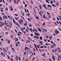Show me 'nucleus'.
Returning <instances> with one entry per match:
<instances>
[{
    "label": "nucleus",
    "instance_id": "49530a36",
    "mask_svg": "<svg viewBox=\"0 0 61 61\" xmlns=\"http://www.w3.org/2000/svg\"><path fill=\"white\" fill-rule=\"evenodd\" d=\"M24 55H26V52H24Z\"/></svg>",
    "mask_w": 61,
    "mask_h": 61
},
{
    "label": "nucleus",
    "instance_id": "2f4dec72",
    "mask_svg": "<svg viewBox=\"0 0 61 61\" xmlns=\"http://www.w3.org/2000/svg\"><path fill=\"white\" fill-rule=\"evenodd\" d=\"M54 47V46L53 45H52L51 46V48H53Z\"/></svg>",
    "mask_w": 61,
    "mask_h": 61
},
{
    "label": "nucleus",
    "instance_id": "6e6d98bb",
    "mask_svg": "<svg viewBox=\"0 0 61 61\" xmlns=\"http://www.w3.org/2000/svg\"><path fill=\"white\" fill-rule=\"evenodd\" d=\"M8 32H6L5 33V34L6 35H7L8 34Z\"/></svg>",
    "mask_w": 61,
    "mask_h": 61
},
{
    "label": "nucleus",
    "instance_id": "2eb2a0df",
    "mask_svg": "<svg viewBox=\"0 0 61 61\" xmlns=\"http://www.w3.org/2000/svg\"><path fill=\"white\" fill-rule=\"evenodd\" d=\"M30 54L31 56H32L33 55V53H32V52H30Z\"/></svg>",
    "mask_w": 61,
    "mask_h": 61
},
{
    "label": "nucleus",
    "instance_id": "bb28decb",
    "mask_svg": "<svg viewBox=\"0 0 61 61\" xmlns=\"http://www.w3.org/2000/svg\"><path fill=\"white\" fill-rule=\"evenodd\" d=\"M11 49L13 51H14V48H12Z\"/></svg>",
    "mask_w": 61,
    "mask_h": 61
},
{
    "label": "nucleus",
    "instance_id": "a878e982",
    "mask_svg": "<svg viewBox=\"0 0 61 61\" xmlns=\"http://www.w3.org/2000/svg\"><path fill=\"white\" fill-rule=\"evenodd\" d=\"M30 30L31 32H32V28H30Z\"/></svg>",
    "mask_w": 61,
    "mask_h": 61
},
{
    "label": "nucleus",
    "instance_id": "393cba45",
    "mask_svg": "<svg viewBox=\"0 0 61 61\" xmlns=\"http://www.w3.org/2000/svg\"><path fill=\"white\" fill-rule=\"evenodd\" d=\"M32 61H34L35 60V57H33L32 59Z\"/></svg>",
    "mask_w": 61,
    "mask_h": 61
},
{
    "label": "nucleus",
    "instance_id": "f704fd0d",
    "mask_svg": "<svg viewBox=\"0 0 61 61\" xmlns=\"http://www.w3.org/2000/svg\"><path fill=\"white\" fill-rule=\"evenodd\" d=\"M7 57H8L9 59H10V57H9V56H8V55L7 56Z\"/></svg>",
    "mask_w": 61,
    "mask_h": 61
},
{
    "label": "nucleus",
    "instance_id": "5fc2aeb1",
    "mask_svg": "<svg viewBox=\"0 0 61 61\" xmlns=\"http://www.w3.org/2000/svg\"><path fill=\"white\" fill-rule=\"evenodd\" d=\"M30 15V14L28 13V14L27 15V14H26V15L27 16H28V15Z\"/></svg>",
    "mask_w": 61,
    "mask_h": 61
},
{
    "label": "nucleus",
    "instance_id": "4be33fe9",
    "mask_svg": "<svg viewBox=\"0 0 61 61\" xmlns=\"http://www.w3.org/2000/svg\"><path fill=\"white\" fill-rule=\"evenodd\" d=\"M45 45H46V46H48V45H49V44H48L47 43H46L45 44Z\"/></svg>",
    "mask_w": 61,
    "mask_h": 61
},
{
    "label": "nucleus",
    "instance_id": "9b49d317",
    "mask_svg": "<svg viewBox=\"0 0 61 61\" xmlns=\"http://www.w3.org/2000/svg\"><path fill=\"white\" fill-rule=\"evenodd\" d=\"M52 36H49V38L50 39V40H51V39H52Z\"/></svg>",
    "mask_w": 61,
    "mask_h": 61
},
{
    "label": "nucleus",
    "instance_id": "b1692460",
    "mask_svg": "<svg viewBox=\"0 0 61 61\" xmlns=\"http://www.w3.org/2000/svg\"><path fill=\"white\" fill-rule=\"evenodd\" d=\"M36 18L37 19H39L38 18V17H37V16H36Z\"/></svg>",
    "mask_w": 61,
    "mask_h": 61
},
{
    "label": "nucleus",
    "instance_id": "dca6fc26",
    "mask_svg": "<svg viewBox=\"0 0 61 61\" xmlns=\"http://www.w3.org/2000/svg\"><path fill=\"white\" fill-rule=\"evenodd\" d=\"M56 5L57 6H58V5H59V4H58V3L57 2L56 4Z\"/></svg>",
    "mask_w": 61,
    "mask_h": 61
},
{
    "label": "nucleus",
    "instance_id": "6e6552de",
    "mask_svg": "<svg viewBox=\"0 0 61 61\" xmlns=\"http://www.w3.org/2000/svg\"><path fill=\"white\" fill-rule=\"evenodd\" d=\"M15 59L16 61H18V56H16Z\"/></svg>",
    "mask_w": 61,
    "mask_h": 61
},
{
    "label": "nucleus",
    "instance_id": "7c9ffc66",
    "mask_svg": "<svg viewBox=\"0 0 61 61\" xmlns=\"http://www.w3.org/2000/svg\"><path fill=\"white\" fill-rule=\"evenodd\" d=\"M4 16L5 17V18H6V19H7V17L6 16H5V15H4Z\"/></svg>",
    "mask_w": 61,
    "mask_h": 61
},
{
    "label": "nucleus",
    "instance_id": "412c9836",
    "mask_svg": "<svg viewBox=\"0 0 61 61\" xmlns=\"http://www.w3.org/2000/svg\"><path fill=\"white\" fill-rule=\"evenodd\" d=\"M40 39L41 40H42V37L41 36L40 37Z\"/></svg>",
    "mask_w": 61,
    "mask_h": 61
},
{
    "label": "nucleus",
    "instance_id": "09e8293b",
    "mask_svg": "<svg viewBox=\"0 0 61 61\" xmlns=\"http://www.w3.org/2000/svg\"><path fill=\"white\" fill-rule=\"evenodd\" d=\"M8 44H10V41L9 40H8Z\"/></svg>",
    "mask_w": 61,
    "mask_h": 61
},
{
    "label": "nucleus",
    "instance_id": "423d86ee",
    "mask_svg": "<svg viewBox=\"0 0 61 61\" xmlns=\"http://www.w3.org/2000/svg\"><path fill=\"white\" fill-rule=\"evenodd\" d=\"M34 33L35 34V35L36 36H37V35L38 36H40V34L38 33H36L35 32Z\"/></svg>",
    "mask_w": 61,
    "mask_h": 61
},
{
    "label": "nucleus",
    "instance_id": "3c124183",
    "mask_svg": "<svg viewBox=\"0 0 61 61\" xmlns=\"http://www.w3.org/2000/svg\"><path fill=\"white\" fill-rule=\"evenodd\" d=\"M25 13H26V10L25 9Z\"/></svg>",
    "mask_w": 61,
    "mask_h": 61
},
{
    "label": "nucleus",
    "instance_id": "37998d69",
    "mask_svg": "<svg viewBox=\"0 0 61 61\" xmlns=\"http://www.w3.org/2000/svg\"><path fill=\"white\" fill-rule=\"evenodd\" d=\"M42 56H44V57H45V53L43 54Z\"/></svg>",
    "mask_w": 61,
    "mask_h": 61
},
{
    "label": "nucleus",
    "instance_id": "e2e57ef3",
    "mask_svg": "<svg viewBox=\"0 0 61 61\" xmlns=\"http://www.w3.org/2000/svg\"><path fill=\"white\" fill-rule=\"evenodd\" d=\"M40 12L41 13H44V11H42V12H41V11H40Z\"/></svg>",
    "mask_w": 61,
    "mask_h": 61
},
{
    "label": "nucleus",
    "instance_id": "f8f14e48",
    "mask_svg": "<svg viewBox=\"0 0 61 61\" xmlns=\"http://www.w3.org/2000/svg\"><path fill=\"white\" fill-rule=\"evenodd\" d=\"M38 29L40 32H42V30H41V29L40 28H38Z\"/></svg>",
    "mask_w": 61,
    "mask_h": 61
},
{
    "label": "nucleus",
    "instance_id": "774afa93",
    "mask_svg": "<svg viewBox=\"0 0 61 61\" xmlns=\"http://www.w3.org/2000/svg\"><path fill=\"white\" fill-rule=\"evenodd\" d=\"M49 60L50 61H52V60L50 58H49Z\"/></svg>",
    "mask_w": 61,
    "mask_h": 61
},
{
    "label": "nucleus",
    "instance_id": "72a5a7b5",
    "mask_svg": "<svg viewBox=\"0 0 61 61\" xmlns=\"http://www.w3.org/2000/svg\"><path fill=\"white\" fill-rule=\"evenodd\" d=\"M1 45H2V42L0 41V46H1Z\"/></svg>",
    "mask_w": 61,
    "mask_h": 61
},
{
    "label": "nucleus",
    "instance_id": "e433bc0d",
    "mask_svg": "<svg viewBox=\"0 0 61 61\" xmlns=\"http://www.w3.org/2000/svg\"><path fill=\"white\" fill-rule=\"evenodd\" d=\"M21 18H22V19H23V20H24L25 18H24V17H23V16H21Z\"/></svg>",
    "mask_w": 61,
    "mask_h": 61
},
{
    "label": "nucleus",
    "instance_id": "de8ad7c7",
    "mask_svg": "<svg viewBox=\"0 0 61 61\" xmlns=\"http://www.w3.org/2000/svg\"><path fill=\"white\" fill-rule=\"evenodd\" d=\"M23 32L24 33V34H26V32L25 31H23Z\"/></svg>",
    "mask_w": 61,
    "mask_h": 61
},
{
    "label": "nucleus",
    "instance_id": "c756f323",
    "mask_svg": "<svg viewBox=\"0 0 61 61\" xmlns=\"http://www.w3.org/2000/svg\"><path fill=\"white\" fill-rule=\"evenodd\" d=\"M40 8L41 10V5H40Z\"/></svg>",
    "mask_w": 61,
    "mask_h": 61
},
{
    "label": "nucleus",
    "instance_id": "c9c22d12",
    "mask_svg": "<svg viewBox=\"0 0 61 61\" xmlns=\"http://www.w3.org/2000/svg\"><path fill=\"white\" fill-rule=\"evenodd\" d=\"M29 46L30 47V48H33V47H32V46H31V45H30Z\"/></svg>",
    "mask_w": 61,
    "mask_h": 61
},
{
    "label": "nucleus",
    "instance_id": "052dcab7",
    "mask_svg": "<svg viewBox=\"0 0 61 61\" xmlns=\"http://www.w3.org/2000/svg\"><path fill=\"white\" fill-rule=\"evenodd\" d=\"M43 30H45V31H46V32H47V30H46V29H44Z\"/></svg>",
    "mask_w": 61,
    "mask_h": 61
},
{
    "label": "nucleus",
    "instance_id": "a18cd8bd",
    "mask_svg": "<svg viewBox=\"0 0 61 61\" xmlns=\"http://www.w3.org/2000/svg\"><path fill=\"white\" fill-rule=\"evenodd\" d=\"M39 43H40V44H42V43H43V42L42 41H40L39 42Z\"/></svg>",
    "mask_w": 61,
    "mask_h": 61
},
{
    "label": "nucleus",
    "instance_id": "4d7b16f0",
    "mask_svg": "<svg viewBox=\"0 0 61 61\" xmlns=\"http://www.w3.org/2000/svg\"><path fill=\"white\" fill-rule=\"evenodd\" d=\"M18 33H19L20 34H22V33L20 31H19Z\"/></svg>",
    "mask_w": 61,
    "mask_h": 61
},
{
    "label": "nucleus",
    "instance_id": "bf43d9fd",
    "mask_svg": "<svg viewBox=\"0 0 61 61\" xmlns=\"http://www.w3.org/2000/svg\"><path fill=\"white\" fill-rule=\"evenodd\" d=\"M1 41H4V39H1Z\"/></svg>",
    "mask_w": 61,
    "mask_h": 61
},
{
    "label": "nucleus",
    "instance_id": "864d4df0",
    "mask_svg": "<svg viewBox=\"0 0 61 61\" xmlns=\"http://www.w3.org/2000/svg\"><path fill=\"white\" fill-rule=\"evenodd\" d=\"M5 25V24L4 23H2V26H3V25Z\"/></svg>",
    "mask_w": 61,
    "mask_h": 61
},
{
    "label": "nucleus",
    "instance_id": "aec40b11",
    "mask_svg": "<svg viewBox=\"0 0 61 61\" xmlns=\"http://www.w3.org/2000/svg\"><path fill=\"white\" fill-rule=\"evenodd\" d=\"M13 22H14V23L15 24L16 23L15 21V20H14V19H13Z\"/></svg>",
    "mask_w": 61,
    "mask_h": 61
},
{
    "label": "nucleus",
    "instance_id": "c85d7f7f",
    "mask_svg": "<svg viewBox=\"0 0 61 61\" xmlns=\"http://www.w3.org/2000/svg\"><path fill=\"white\" fill-rule=\"evenodd\" d=\"M1 15H5V13H3L2 12L1 13Z\"/></svg>",
    "mask_w": 61,
    "mask_h": 61
},
{
    "label": "nucleus",
    "instance_id": "a19ab883",
    "mask_svg": "<svg viewBox=\"0 0 61 61\" xmlns=\"http://www.w3.org/2000/svg\"><path fill=\"white\" fill-rule=\"evenodd\" d=\"M1 55H4V53L2 52H1Z\"/></svg>",
    "mask_w": 61,
    "mask_h": 61
},
{
    "label": "nucleus",
    "instance_id": "cd10ccee",
    "mask_svg": "<svg viewBox=\"0 0 61 61\" xmlns=\"http://www.w3.org/2000/svg\"><path fill=\"white\" fill-rule=\"evenodd\" d=\"M34 45L35 46V47L36 48L37 47H36V44H34Z\"/></svg>",
    "mask_w": 61,
    "mask_h": 61
},
{
    "label": "nucleus",
    "instance_id": "8fccbe9b",
    "mask_svg": "<svg viewBox=\"0 0 61 61\" xmlns=\"http://www.w3.org/2000/svg\"><path fill=\"white\" fill-rule=\"evenodd\" d=\"M19 61H20V60H21V59H20V57L19 56Z\"/></svg>",
    "mask_w": 61,
    "mask_h": 61
},
{
    "label": "nucleus",
    "instance_id": "9d476101",
    "mask_svg": "<svg viewBox=\"0 0 61 61\" xmlns=\"http://www.w3.org/2000/svg\"><path fill=\"white\" fill-rule=\"evenodd\" d=\"M10 26V27H11L12 26V23H10L9 24Z\"/></svg>",
    "mask_w": 61,
    "mask_h": 61
},
{
    "label": "nucleus",
    "instance_id": "f257e3e1",
    "mask_svg": "<svg viewBox=\"0 0 61 61\" xmlns=\"http://www.w3.org/2000/svg\"><path fill=\"white\" fill-rule=\"evenodd\" d=\"M43 18L45 19H47V17L46 16V15H45V14H43Z\"/></svg>",
    "mask_w": 61,
    "mask_h": 61
},
{
    "label": "nucleus",
    "instance_id": "680f3d73",
    "mask_svg": "<svg viewBox=\"0 0 61 61\" xmlns=\"http://www.w3.org/2000/svg\"><path fill=\"white\" fill-rule=\"evenodd\" d=\"M15 32H16V33H17V30H15Z\"/></svg>",
    "mask_w": 61,
    "mask_h": 61
},
{
    "label": "nucleus",
    "instance_id": "79ce46f5",
    "mask_svg": "<svg viewBox=\"0 0 61 61\" xmlns=\"http://www.w3.org/2000/svg\"><path fill=\"white\" fill-rule=\"evenodd\" d=\"M24 25H25H25H27V24H26V23L25 24H24Z\"/></svg>",
    "mask_w": 61,
    "mask_h": 61
},
{
    "label": "nucleus",
    "instance_id": "13d9d810",
    "mask_svg": "<svg viewBox=\"0 0 61 61\" xmlns=\"http://www.w3.org/2000/svg\"><path fill=\"white\" fill-rule=\"evenodd\" d=\"M15 15H16V16H18V15H17V14H15Z\"/></svg>",
    "mask_w": 61,
    "mask_h": 61
},
{
    "label": "nucleus",
    "instance_id": "4468645a",
    "mask_svg": "<svg viewBox=\"0 0 61 61\" xmlns=\"http://www.w3.org/2000/svg\"><path fill=\"white\" fill-rule=\"evenodd\" d=\"M42 25H46V22H44L42 24Z\"/></svg>",
    "mask_w": 61,
    "mask_h": 61
},
{
    "label": "nucleus",
    "instance_id": "39448f33",
    "mask_svg": "<svg viewBox=\"0 0 61 61\" xmlns=\"http://www.w3.org/2000/svg\"><path fill=\"white\" fill-rule=\"evenodd\" d=\"M15 43H16V41H18V38H15Z\"/></svg>",
    "mask_w": 61,
    "mask_h": 61
},
{
    "label": "nucleus",
    "instance_id": "58836bf2",
    "mask_svg": "<svg viewBox=\"0 0 61 61\" xmlns=\"http://www.w3.org/2000/svg\"><path fill=\"white\" fill-rule=\"evenodd\" d=\"M43 40L44 41H45V42H46L47 41L45 39H43Z\"/></svg>",
    "mask_w": 61,
    "mask_h": 61
},
{
    "label": "nucleus",
    "instance_id": "f3484780",
    "mask_svg": "<svg viewBox=\"0 0 61 61\" xmlns=\"http://www.w3.org/2000/svg\"><path fill=\"white\" fill-rule=\"evenodd\" d=\"M30 2L31 4H34V3H33V1H32V0L30 1Z\"/></svg>",
    "mask_w": 61,
    "mask_h": 61
},
{
    "label": "nucleus",
    "instance_id": "0e129e2a",
    "mask_svg": "<svg viewBox=\"0 0 61 61\" xmlns=\"http://www.w3.org/2000/svg\"><path fill=\"white\" fill-rule=\"evenodd\" d=\"M20 8H23V7L22 6H20Z\"/></svg>",
    "mask_w": 61,
    "mask_h": 61
},
{
    "label": "nucleus",
    "instance_id": "6ab92c4d",
    "mask_svg": "<svg viewBox=\"0 0 61 61\" xmlns=\"http://www.w3.org/2000/svg\"><path fill=\"white\" fill-rule=\"evenodd\" d=\"M29 26H30V27H32V25L31 24H29Z\"/></svg>",
    "mask_w": 61,
    "mask_h": 61
},
{
    "label": "nucleus",
    "instance_id": "20e7f679",
    "mask_svg": "<svg viewBox=\"0 0 61 61\" xmlns=\"http://www.w3.org/2000/svg\"><path fill=\"white\" fill-rule=\"evenodd\" d=\"M46 4H43V7H44L45 9H46V10H47V9L46 8Z\"/></svg>",
    "mask_w": 61,
    "mask_h": 61
},
{
    "label": "nucleus",
    "instance_id": "0eeeda50",
    "mask_svg": "<svg viewBox=\"0 0 61 61\" xmlns=\"http://www.w3.org/2000/svg\"><path fill=\"white\" fill-rule=\"evenodd\" d=\"M52 57L53 59V60L54 61H55V57H54V56L53 55L52 56Z\"/></svg>",
    "mask_w": 61,
    "mask_h": 61
},
{
    "label": "nucleus",
    "instance_id": "603ef678",
    "mask_svg": "<svg viewBox=\"0 0 61 61\" xmlns=\"http://www.w3.org/2000/svg\"><path fill=\"white\" fill-rule=\"evenodd\" d=\"M57 49H58V50H60V48L59 47H57Z\"/></svg>",
    "mask_w": 61,
    "mask_h": 61
},
{
    "label": "nucleus",
    "instance_id": "69168bd1",
    "mask_svg": "<svg viewBox=\"0 0 61 61\" xmlns=\"http://www.w3.org/2000/svg\"><path fill=\"white\" fill-rule=\"evenodd\" d=\"M27 5V4H26L25 5V7H26V6Z\"/></svg>",
    "mask_w": 61,
    "mask_h": 61
},
{
    "label": "nucleus",
    "instance_id": "4c0bfd02",
    "mask_svg": "<svg viewBox=\"0 0 61 61\" xmlns=\"http://www.w3.org/2000/svg\"><path fill=\"white\" fill-rule=\"evenodd\" d=\"M48 17H49V18H51V16H50V15H49L48 16Z\"/></svg>",
    "mask_w": 61,
    "mask_h": 61
},
{
    "label": "nucleus",
    "instance_id": "7ed1b4c3",
    "mask_svg": "<svg viewBox=\"0 0 61 61\" xmlns=\"http://www.w3.org/2000/svg\"><path fill=\"white\" fill-rule=\"evenodd\" d=\"M55 33L56 34V35H57V34H59V33H60L59 32V31H58V30H56V31H55Z\"/></svg>",
    "mask_w": 61,
    "mask_h": 61
},
{
    "label": "nucleus",
    "instance_id": "5701e85b",
    "mask_svg": "<svg viewBox=\"0 0 61 61\" xmlns=\"http://www.w3.org/2000/svg\"><path fill=\"white\" fill-rule=\"evenodd\" d=\"M39 14L40 15H41V16H42V14H41V12H39Z\"/></svg>",
    "mask_w": 61,
    "mask_h": 61
},
{
    "label": "nucleus",
    "instance_id": "ddd939ff",
    "mask_svg": "<svg viewBox=\"0 0 61 61\" xmlns=\"http://www.w3.org/2000/svg\"><path fill=\"white\" fill-rule=\"evenodd\" d=\"M3 51H4L5 52H7V51H6V50L5 49V48H3Z\"/></svg>",
    "mask_w": 61,
    "mask_h": 61
},
{
    "label": "nucleus",
    "instance_id": "a211bd4d",
    "mask_svg": "<svg viewBox=\"0 0 61 61\" xmlns=\"http://www.w3.org/2000/svg\"><path fill=\"white\" fill-rule=\"evenodd\" d=\"M43 47H44V46H41L40 47V48H43Z\"/></svg>",
    "mask_w": 61,
    "mask_h": 61
},
{
    "label": "nucleus",
    "instance_id": "338daca9",
    "mask_svg": "<svg viewBox=\"0 0 61 61\" xmlns=\"http://www.w3.org/2000/svg\"><path fill=\"white\" fill-rule=\"evenodd\" d=\"M2 17L0 16V20H2Z\"/></svg>",
    "mask_w": 61,
    "mask_h": 61
},
{
    "label": "nucleus",
    "instance_id": "473e14b6",
    "mask_svg": "<svg viewBox=\"0 0 61 61\" xmlns=\"http://www.w3.org/2000/svg\"><path fill=\"white\" fill-rule=\"evenodd\" d=\"M28 40H30L31 39H32V38H28Z\"/></svg>",
    "mask_w": 61,
    "mask_h": 61
},
{
    "label": "nucleus",
    "instance_id": "c03bdc74",
    "mask_svg": "<svg viewBox=\"0 0 61 61\" xmlns=\"http://www.w3.org/2000/svg\"><path fill=\"white\" fill-rule=\"evenodd\" d=\"M52 6H53L54 7H56V5H54L52 4Z\"/></svg>",
    "mask_w": 61,
    "mask_h": 61
},
{
    "label": "nucleus",
    "instance_id": "f03ea898",
    "mask_svg": "<svg viewBox=\"0 0 61 61\" xmlns=\"http://www.w3.org/2000/svg\"><path fill=\"white\" fill-rule=\"evenodd\" d=\"M23 22V20L21 19L20 20H19L18 21L19 23L20 24H21V23H22V22Z\"/></svg>",
    "mask_w": 61,
    "mask_h": 61
},
{
    "label": "nucleus",
    "instance_id": "ea45409f",
    "mask_svg": "<svg viewBox=\"0 0 61 61\" xmlns=\"http://www.w3.org/2000/svg\"><path fill=\"white\" fill-rule=\"evenodd\" d=\"M51 4H53V2L52 1H51L50 2Z\"/></svg>",
    "mask_w": 61,
    "mask_h": 61
},
{
    "label": "nucleus",
    "instance_id": "1a4fd4ad",
    "mask_svg": "<svg viewBox=\"0 0 61 61\" xmlns=\"http://www.w3.org/2000/svg\"><path fill=\"white\" fill-rule=\"evenodd\" d=\"M28 49V50H29V49H30V48H27V47H25V50H26V49Z\"/></svg>",
    "mask_w": 61,
    "mask_h": 61
}]
</instances>
